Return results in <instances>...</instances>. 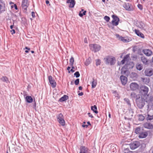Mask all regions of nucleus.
<instances>
[{
  "mask_svg": "<svg viewBox=\"0 0 153 153\" xmlns=\"http://www.w3.org/2000/svg\"><path fill=\"white\" fill-rule=\"evenodd\" d=\"M136 103L138 107L140 109L143 108L145 104V100L142 96L137 97L136 100Z\"/></svg>",
  "mask_w": 153,
  "mask_h": 153,
  "instance_id": "obj_1",
  "label": "nucleus"
},
{
  "mask_svg": "<svg viewBox=\"0 0 153 153\" xmlns=\"http://www.w3.org/2000/svg\"><path fill=\"white\" fill-rule=\"evenodd\" d=\"M131 68L130 65L129 64L126 63L122 68L121 71V74L123 75L128 76L129 72L128 69Z\"/></svg>",
  "mask_w": 153,
  "mask_h": 153,
  "instance_id": "obj_2",
  "label": "nucleus"
},
{
  "mask_svg": "<svg viewBox=\"0 0 153 153\" xmlns=\"http://www.w3.org/2000/svg\"><path fill=\"white\" fill-rule=\"evenodd\" d=\"M90 49L94 53L99 51L101 49V46L96 44H91L89 45Z\"/></svg>",
  "mask_w": 153,
  "mask_h": 153,
  "instance_id": "obj_3",
  "label": "nucleus"
},
{
  "mask_svg": "<svg viewBox=\"0 0 153 153\" xmlns=\"http://www.w3.org/2000/svg\"><path fill=\"white\" fill-rule=\"evenodd\" d=\"M105 63L106 64H110L111 65H114L116 62V59L114 57H111L109 56L104 58Z\"/></svg>",
  "mask_w": 153,
  "mask_h": 153,
  "instance_id": "obj_4",
  "label": "nucleus"
},
{
  "mask_svg": "<svg viewBox=\"0 0 153 153\" xmlns=\"http://www.w3.org/2000/svg\"><path fill=\"white\" fill-rule=\"evenodd\" d=\"M56 118L59 123L62 126H64L65 124V122L62 114L61 113H60L57 115Z\"/></svg>",
  "mask_w": 153,
  "mask_h": 153,
  "instance_id": "obj_5",
  "label": "nucleus"
},
{
  "mask_svg": "<svg viewBox=\"0 0 153 153\" xmlns=\"http://www.w3.org/2000/svg\"><path fill=\"white\" fill-rule=\"evenodd\" d=\"M112 17L113 19L111 21V24L114 26H117L120 22V19L116 15H113L112 16Z\"/></svg>",
  "mask_w": 153,
  "mask_h": 153,
  "instance_id": "obj_6",
  "label": "nucleus"
},
{
  "mask_svg": "<svg viewBox=\"0 0 153 153\" xmlns=\"http://www.w3.org/2000/svg\"><path fill=\"white\" fill-rule=\"evenodd\" d=\"M149 91V88L145 85L142 86L140 88V92L144 97L148 94Z\"/></svg>",
  "mask_w": 153,
  "mask_h": 153,
  "instance_id": "obj_7",
  "label": "nucleus"
},
{
  "mask_svg": "<svg viewBox=\"0 0 153 153\" xmlns=\"http://www.w3.org/2000/svg\"><path fill=\"white\" fill-rule=\"evenodd\" d=\"M140 143L138 141H133L130 143L129 144V146L130 149L132 150L140 146Z\"/></svg>",
  "mask_w": 153,
  "mask_h": 153,
  "instance_id": "obj_8",
  "label": "nucleus"
},
{
  "mask_svg": "<svg viewBox=\"0 0 153 153\" xmlns=\"http://www.w3.org/2000/svg\"><path fill=\"white\" fill-rule=\"evenodd\" d=\"M48 79L49 82L52 87L53 88H55L56 86V84L54 79H53L52 76H49Z\"/></svg>",
  "mask_w": 153,
  "mask_h": 153,
  "instance_id": "obj_9",
  "label": "nucleus"
},
{
  "mask_svg": "<svg viewBox=\"0 0 153 153\" xmlns=\"http://www.w3.org/2000/svg\"><path fill=\"white\" fill-rule=\"evenodd\" d=\"M145 97V100L146 102L149 103L153 101V95L151 94H147Z\"/></svg>",
  "mask_w": 153,
  "mask_h": 153,
  "instance_id": "obj_10",
  "label": "nucleus"
},
{
  "mask_svg": "<svg viewBox=\"0 0 153 153\" xmlns=\"http://www.w3.org/2000/svg\"><path fill=\"white\" fill-rule=\"evenodd\" d=\"M144 73L145 76H150L153 75V69L152 68L146 69Z\"/></svg>",
  "mask_w": 153,
  "mask_h": 153,
  "instance_id": "obj_11",
  "label": "nucleus"
},
{
  "mask_svg": "<svg viewBox=\"0 0 153 153\" xmlns=\"http://www.w3.org/2000/svg\"><path fill=\"white\" fill-rule=\"evenodd\" d=\"M28 6V4L27 3V0H23L22 4V8L24 9L25 11H26Z\"/></svg>",
  "mask_w": 153,
  "mask_h": 153,
  "instance_id": "obj_12",
  "label": "nucleus"
},
{
  "mask_svg": "<svg viewBox=\"0 0 153 153\" xmlns=\"http://www.w3.org/2000/svg\"><path fill=\"white\" fill-rule=\"evenodd\" d=\"M79 153H91L89 152V149L85 146H81L80 148Z\"/></svg>",
  "mask_w": 153,
  "mask_h": 153,
  "instance_id": "obj_13",
  "label": "nucleus"
},
{
  "mask_svg": "<svg viewBox=\"0 0 153 153\" xmlns=\"http://www.w3.org/2000/svg\"><path fill=\"white\" fill-rule=\"evenodd\" d=\"M130 87L131 90L134 91L138 88L139 85L136 83L132 82L130 84Z\"/></svg>",
  "mask_w": 153,
  "mask_h": 153,
  "instance_id": "obj_14",
  "label": "nucleus"
},
{
  "mask_svg": "<svg viewBox=\"0 0 153 153\" xmlns=\"http://www.w3.org/2000/svg\"><path fill=\"white\" fill-rule=\"evenodd\" d=\"M143 53L147 56H150L152 54V51L149 49H144L143 50Z\"/></svg>",
  "mask_w": 153,
  "mask_h": 153,
  "instance_id": "obj_15",
  "label": "nucleus"
},
{
  "mask_svg": "<svg viewBox=\"0 0 153 153\" xmlns=\"http://www.w3.org/2000/svg\"><path fill=\"white\" fill-rule=\"evenodd\" d=\"M120 79L122 85H125L127 82V78L124 76L122 75L120 76Z\"/></svg>",
  "mask_w": 153,
  "mask_h": 153,
  "instance_id": "obj_16",
  "label": "nucleus"
},
{
  "mask_svg": "<svg viewBox=\"0 0 153 153\" xmlns=\"http://www.w3.org/2000/svg\"><path fill=\"white\" fill-rule=\"evenodd\" d=\"M66 3H69V7L73 8L76 4V1L74 0H67L66 1Z\"/></svg>",
  "mask_w": 153,
  "mask_h": 153,
  "instance_id": "obj_17",
  "label": "nucleus"
},
{
  "mask_svg": "<svg viewBox=\"0 0 153 153\" xmlns=\"http://www.w3.org/2000/svg\"><path fill=\"white\" fill-rule=\"evenodd\" d=\"M148 134L147 132L143 131L141 133H140L138 136L140 138H146L148 135Z\"/></svg>",
  "mask_w": 153,
  "mask_h": 153,
  "instance_id": "obj_18",
  "label": "nucleus"
},
{
  "mask_svg": "<svg viewBox=\"0 0 153 153\" xmlns=\"http://www.w3.org/2000/svg\"><path fill=\"white\" fill-rule=\"evenodd\" d=\"M116 37L118 38L119 40L123 42H124L126 43L128 42L127 39H126L125 37L120 36L118 34H116Z\"/></svg>",
  "mask_w": 153,
  "mask_h": 153,
  "instance_id": "obj_19",
  "label": "nucleus"
},
{
  "mask_svg": "<svg viewBox=\"0 0 153 153\" xmlns=\"http://www.w3.org/2000/svg\"><path fill=\"white\" fill-rule=\"evenodd\" d=\"M134 31L135 33L137 36L141 38H144V35L143 33L140 32L139 30L135 29Z\"/></svg>",
  "mask_w": 153,
  "mask_h": 153,
  "instance_id": "obj_20",
  "label": "nucleus"
},
{
  "mask_svg": "<svg viewBox=\"0 0 153 153\" xmlns=\"http://www.w3.org/2000/svg\"><path fill=\"white\" fill-rule=\"evenodd\" d=\"M25 101L27 103H31L33 101V99L30 96H27L25 98Z\"/></svg>",
  "mask_w": 153,
  "mask_h": 153,
  "instance_id": "obj_21",
  "label": "nucleus"
},
{
  "mask_svg": "<svg viewBox=\"0 0 153 153\" xmlns=\"http://www.w3.org/2000/svg\"><path fill=\"white\" fill-rule=\"evenodd\" d=\"M143 131V129L142 127H138L135 129V132L137 134H140Z\"/></svg>",
  "mask_w": 153,
  "mask_h": 153,
  "instance_id": "obj_22",
  "label": "nucleus"
},
{
  "mask_svg": "<svg viewBox=\"0 0 153 153\" xmlns=\"http://www.w3.org/2000/svg\"><path fill=\"white\" fill-rule=\"evenodd\" d=\"M144 126L145 128L149 129H151L153 128V125L150 123H145L144 124Z\"/></svg>",
  "mask_w": 153,
  "mask_h": 153,
  "instance_id": "obj_23",
  "label": "nucleus"
},
{
  "mask_svg": "<svg viewBox=\"0 0 153 153\" xmlns=\"http://www.w3.org/2000/svg\"><path fill=\"white\" fill-rule=\"evenodd\" d=\"M68 98V96L66 95H64V96L60 98L59 100V102H63L66 100Z\"/></svg>",
  "mask_w": 153,
  "mask_h": 153,
  "instance_id": "obj_24",
  "label": "nucleus"
},
{
  "mask_svg": "<svg viewBox=\"0 0 153 153\" xmlns=\"http://www.w3.org/2000/svg\"><path fill=\"white\" fill-rule=\"evenodd\" d=\"M137 26L141 29H143L145 26L144 23L142 22H139L137 23Z\"/></svg>",
  "mask_w": 153,
  "mask_h": 153,
  "instance_id": "obj_25",
  "label": "nucleus"
},
{
  "mask_svg": "<svg viewBox=\"0 0 153 153\" xmlns=\"http://www.w3.org/2000/svg\"><path fill=\"white\" fill-rule=\"evenodd\" d=\"M123 7L126 10L128 11H131L132 10V9L130 7V4L129 3L124 4Z\"/></svg>",
  "mask_w": 153,
  "mask_h": 153,
  "instance_id": "obj_26",
  "label": "nucleus"
},
{
  "mask_svg": "<svg viewBox=\"0 0 153 153\" xmlns=\"http://www.w3.org/2000/svg\"><path fill=\"white\" fill-rule=\"evenodd\" d=\"M1 80L4 82H5L7 83L10 82L6 76H3L1 78Z\"/></svg>",
  "mask_w": 153,
  "mask_h": 153,
  "instance_id": "obj_27",
  "label": "nucleus"
},
{
  "mask_svg": "<svg viewBox=\"0 0 153 153\" xmlns=\"http://www.w3.org/2000/svg\"><path fill=\"white\" fill-rule=\"evenodd\" d=\"M97 84V80L93 78L91 83V88H94L96 87Z\"/></svg>",
  "mask_w": 153,
  "mask_h": 153,
  "instance_id": "obj_28",
  "label": "nucleus"
},
{
  "mask_svg": "<svg viewBox=\"0 0 153 153\" xmlns=\"http://www.w3.org/2000/svg\"><path fill=\"white\" fill-rule=\"evenodd\" d=\"M141 59L143 63L145 65H147L148 63V61L147 59L144 56H142L141 57Z\"/></svg>",
  "mask_w": 153,
  "mask_h": 153,
  "instance_id": "obj_29",
  "label": "nucleus"
},
{
  "mask_svg": "<svg viewBox=\"0 0 153 153\" xmlns=\"http://www.w3.org/2000/svg\"><path fill=\"white\" fill-rule=\"evenodd\" d=\"M91 109L95 113L97 114L98 113V111H97V106L96 105H94V106H91Z\"/></svg>",
  "mask_w": 153,
  "mask_h": 153,
  "instance_id": "obj_30",
  "label": "nucleus"
},
{
  "mask_svg": "<svg viewBox=\"0 0 153 153\" xmlns=\"http://www.w3.org/2000/svg\"><path fill=\"white\" fill-rule=\"evenodd\" d=\"M136 68L137 70L140 71L143 69V66L142 64L137 63L136 65Z\"/></svg>",
  "mask_w": 153,
  "mask_h": 153,
  "instance_id": "obj_31",
  "label": "nucleus"
},
{
  "mask_svg": "<svg viewBox=\"0 0 153 153\" xmlns=\"http://www.w3.org/2000/svg\"><path fill=\"white\" fill-rule=\"evenodd\" d=\"M128 110L129 111V114L130 115V116L131 117H132L133 116V114H134V110L132 109L131 107H128Z\"/></svg>",
  "mask_w": 153,
  "mask_h": 153,
  "instance_id": "obj_32",
  "label": "nucleus"
},
{
  "mask_svg": "<svg viewBox=\"0 0 153 153\" xmlns=\"http://www.w3.org/2000/svg\"><path fill=\"white\" fill-rule=\"evenodd\" d=\"M91 59L89 57L87 59L86 61L85 62V65L86 66L88 65L91 62Z\"/></svg>",
  "mask_w": 153,
  "mask_h": 153,
  "instance_id": "obj_33",
  "label": "nucleus"
},
{
  "mask_svg": "<svg viewBox=\"0 0 153 153\" xmlns=\"http://www.w3.org/2000/svg\"><path fill=\"white\" fill-rule=\"evenodd\" d=\"M124 100L127 104V105H128V107L131 106L130 101L128 99L126 98H125L124 99Z\"/></svg>",
  "mask_w": 153,
  "mask_h": 153,
  "instance_id": "obj_34",
  "label": "nucleus"
},
{
  "mask_svg": "<svg viewBox=\"0 0 153 153\" xmlns=\"http://www.w3.org/2000/svg\"><path fill=\"white\" fill-rule=\"evenodd\" d=\"M146 119L147 120H151L153 119V115H150L149 114H148L147 117Z\"/></svg>",
  "mask_w": 153,
  "mask_h": 153,
  "instance_id": "obj_35",
  "label": "nucleus"
},
{
  "mask_svg": "<svg viewBox=\"0 0 153 153\" xmlns=\"http://www.w3.org/2000/svg\"><path fill=\"white\" fill-rule=\"evenodd\" d=\"M86 13V10L83 12L79 11V15L80 17H82L83 16L85 15Z\"/></svg>",
  "mask_w": 153,
  "mask_h": 153,
  "instance_id": "obj_36",
  "label": "nucleus"
},
{
  "mask_svg": "<svg viewBox=\"0 0 153 153\" xmlns=\"http://www.w3.org/2000/svg\"><path fill=\"white\" fill-rule=\"evenodd\" d=\"M138 117V120L140 121L143 120L145 119V117L142 114L139 115Z\"/></svg>",
  "mask_w": 153,
  "mask_h": 153,
  "instance_id": "obj_37",
  "label": "nucleus"
},
{
  "mask_svg": "<svg viewBox=\"0 0 153 153\" xmlns=\"http://www.w3.org/2000/svg\"><path fill=\"white\" fill-rule=\"evenodd\" d=\"M74 62V58L71 57L70 59V66H72L73 65Z\"/></svg>",
  "mask_w": 153,
  "mask_h": 153,
  "instance_id": "obj_38",
  "label": "nucleus"
},
{
  "mask_svg": "<svg viewBox=\"0 0 153 153\" xmlns=\"http://www.w3.org/2000/svg\"><path fill=\"white\" fill-rule=\"evenodd\" d=\"M96 62V65L98 66L100 65L101 64V60L100 59H97L95 60Z\"/></svg>",
  "mask_w": 153,
  "mask_h": 153,
  "instance_id": "obj_39",
  "label": "nucleus"
},
{
  "mask_svg": "<svg viewBox=\"0 0 153 153\" xmlns=\"http://www.w3.org/2000/svg\"><path fill=\"white\" fill-rule=\"evenodd\" d=\"M104 19L107 22H108L110 20V18L108 16H105L104 17Z\"/></svg>",
  "mask_w": 153,
  "mask_h": 153,
  "instance_id": "obj_40",
  "label": "nucleus"
},
{
  "mask_svg": "<svg viewBox=\"0 0 153 153\" xmlns=\"http://www.w3.org/2000/svg\"><path fill=\"white\" fill-rule=\"evenodd\" d=\"M129 54H126V56H124L123 59L126 61H127L129 57Z\"/></svg>",
  "mask_w": 153,
  "mask_h": 153,
  "instance_id": "obj_41",
  "label": "nucleus"
},
{
  "mask_svg": "<svg viewBox=\"0 0 153 153\" xmlns=\"http://www.w3.org/2000/svg\"><path fill=\"white\" fill-rule=\"evenodd\" d=\"M131 97L132 98H134L136 97H138L137 96L136 94L134 92H132L131 93Z\"/></svg>",
  "mask_w": 153,
  "mask_h": 153,
  "instance_id": "obj_42",
  "label": "nucleus"
},
{
  "mask_svg": "<svg viewBox=\"0 0 153 153\" xmlns=\"http://www.w3.org/2000/svg\"><path fill=\"white\" fill-rule=\"evenodd\" d=\"M36 103L35 100L33 101V108L36 111Z\"/></svg>",
  "mask_w": 153,
  "mask_h": 153,
  "instance_id": "obj_43",
  "label": "nucleus"
},
{
  "mask_svg": "<svg viewBox=\"0 0 153 153\" xmlns=\"http://www.w3.org/2000/svg\"><path fill=\"white\" fill-rule=\"evenodd\" d=\"M137 7L138 8H139L140 10H143V6L142 5L140 4H138L137 5Z\"/></svg>",
  "mask_w": 153,
  "mask_h": 153,
  "instance_id": "obj_44",
  "label": "nucleus"
},
{
  "mask_svg": "<svg viewBox=\"0 0 153 153\" xmlns=\"http://www.w3.org/2000/svg\"><path fill=\"white\" fill-rule=\"evenodd\" d=\"M74 83L76 85V79L74 81L73 80L71 81V84L74 85Z\"/></svg>",
  "mask_w": 153,
  "mask_h": 153,
  "instance_id": "obj_45",
  "label": "nucleus"
},
{
  "mask_svg": "<svg viewBox=\"0 0 153 153\" xmlns=\"http://www.w3.org/2000/svg\"><path fill=\"white\" fill-rule=\"evenodd\" d=\"M77 92L78 93V95L79 96H82L83 95V93L82 92H80V91H78Z\"/></svg>",
  "mask_w": 153,
  "mask_h": 153,
  "instance_id": "obj_46",
  "label": "nucleus"
},
{
  "mask_svg": "<svg viewBox=\"0 0 153 153\" xmlns=\"http://www.w3.org/2000/svg\"><path fill=\"white\" fill-rule=\"evenodd\" d=\"M138 53L140 55H143V54L142 53L140 49H139L138 50Z\"/></svg>",
  "mask_w": 153,
  "mask_h": 153,
  "instance_id": "obj_47",
  "label": "nucleus"
},
{
  "mask_svg": "<svg viewBox=\"0 0 153 153\" xmlns=\"http://www.w3.org/2000/svg\"><path fill=\"white\" fill-rule=\"evenodd\" d=\"M87 114L89 117H90L91 118H93L94 117L92 115V114H91L90 113H89V112Z\"/></svg>",
  "mask_w": 153,
  "mask_h": 153,
  "instance_id": "obj_48",
  "label": "nucleus"
},
{
  "mask_svg": "<svg viewBox=\"0 0 153 153\" xmlns=\"http://www.w3.org/2000/svg\"><path fill=\"white\" fill-rule=\"evenodd\" d=\"M126 61L123 59L121 61L120 63L121 64L123 65L125 63Z\"/></svg>",
  "mask_w": 153,
  "mask_h": 153,
  "instance_id": "obj_49",
  "label": "nucleus"
},
{
  "mask_svg": "<svg viewBox=\"0 0 153 153\" xmlns=\"http://www.w3.org/2000/svg\"><path fill=\"white\" fill-rule=\"evenodd\" d=\"M124 119L125 120H131V119H132V117H131V118H128L126 117H125Z\"/></svg>",
  "mask_w": 153,
  "mask_h": 153,
  "instance_id": "obj_50",
  "label": "nucleus"
},
{
  "mask_svg": "<svg viewBox=\"0 0 153 153\" xmlns=\"http://www.w3.org/2000/svg\"><path fill=\"white\" fill-rule=\"evenodd\" d=\"M10 32H11V34L13 35V34H14L16 33L15 30L14 29H12V30L10 31Z\"/></svg>",
  "mask_w": 153,
  "mask_h": 153,
  "instance_id": "obj_51",
  "label": "nucleus"
},
{
  "mask_svg": "<svg viewBox=\"0 0 153 153\" xmlns=\"http://www.w3.org/2000/svg\"><path fill=\"white\" fill-rule=\"evenodd\" d=\"M82 126L83 128L85 127L86 128H87L88 126V125H87L86 124H83L82 125Z\"/></svg>",
  "mask_w": 153,
  "mask_h": 153,
  "instance_id": "obj_52",
  "label": "nucleus"
},
{
  "mask_svg": "<svg viewBox=\"0 0 153 153\" xmlns=\"http://www.w3.org/2000/svg\"><path fill=\"white\" fill-rule=\"evenodd\" d=\"M27 92L25 91H23V95L25 98L27 96Z\"/></svg>",
  "mask_w": 153,
  "mask_h": 153,
  "instance_id": "obj_53",
  "label": "nucleus"
},
{
  "mask_svg": "<svg viewBox=\"0 0 153 153\" xmlns=\"http://www.w3.org/2000/svg\"><path fill=\"white\" fill-rule=\"evenodd\" d=\"M31 15L32 17L33 18H34L35 17V13L34 12H32L31 13Z\"/></svg>",
  "mask_w": 153,
  "mask_h": 153,
  "instance_id": "obj_54",
  "label": "nucleus"
},
{
  "mask_svg": "<svg viewBox=\"0 0 153 153\" xmlns=\"http://www.w3.org/2000/svg\"><path fill=\"white\" fill-rule=\"evenodd\" d=\"M84 42L85 43H88V41L87 40V38L86 37L84 39Z\"/></svg>",
  "mask_w": 153,
  "mask_h": 153,
  "instance_id": "obj_55",
  "label": "nucleus"
},
{
  "mask_svg": "<svg viewBox=\"0 0 153 153\" xmlns=\"http://www.w3.org/2000/svg\"><path fill=\"white\" fill-rule=\"evenodd\" d=\"M14 7L15 9L16 10H18V7H17V6L16 4H14Z\"/></svg>",
  "mask_w": 153,
  "mask_h": 153,
  "instance_id": "obj_56",
  "label": "nucleus"
},
{
  "mask_svg": "<svg viewBox=\"0 0 153 153\" xmlns=\"http://www.w3.org/2000/svg\"><path fill=\"white\" fill-rule=\"evenodd\" d=\"M71 69V67L68 66L67 68V70L68 71V72L70 73V69Z\"/></svg>",
  "mask_w": 153,
  "mask_h": 153,
  "instance_id": "obj_57",
  "label": "nucleus"
},
{
  "mask_svg": "<svg viewBox=\"0 0 153 153\" xmlns=\"http://www.w3.org/2000/svg\"><path fill=\"white\" fill-rule=\"evenodd\" d=\"M87 125H88V126H91V124L90 121H88L87 122Z\"/></svg>",
  "mask_w": 153,
  "mask_h": 153,
  "instance_id": "obj_58",
  "label": "nucleus"
},
{
  "mask_svg": "<svg viewBox=\"0 0 153 153\" xmlns=\"http://www.w3.org/2000/svg\"><path fill=\"white\" fill-rule=\"evenodd\" d=\"M80 76V74L79 71H77V78L79 77Z\"/></svg>",
  "mask_w": 153,
  "mask_h": 153,
  "instance_id": "obj_59",
  "label": "nucleus"
},
{
  "mask_svg": "<svg viewBox=\"0 0 153 153\" xmlns=\"http://www.w3.org/2000/svg\"><path fill=\"white\" fill-rule=\"evenodd\" d=\"M25 49H26L27 50H30V48H28V47H25Z\"/></svg>",
  "mask_w": 153,
  "mask_h": 153,
  "instance_id": "obj_60",
  "label": "nucleus"
},
{
  "mask_svg": "<svg viewBox=\"0 0 153 153\" xmlns=\"http://www.w3.org/2000/svg\"><path fill=\"white\" fill-rule=\"evenodd\" d=\"M78 88L79 90H81L82 89V87L81 86H80L78 87Z\"/></svg>",
  "mask_w": 153,
  "mask_h": 153,
  "instance_id": "obj_61",
  "label": "nucleus"
},
{
  "mask_svg": "<svg viewBox=\"0 0 153 153\" xmlns=\"http://www.w3.org/2000/svg\"><path fill=\"white\" fill-rule=\"evenodd\" d=\"M14 26V23H13V25H12L10 26V28L11 29H12Z\"/></svg>",
  "mask_w": 153,
  "mask_h": 153,
  "instance_id": "obj_62",
  "label": "nucleus"
},
{
  "mask_svg": "<svg viewBox=\"0 0 153 153\" xmlns=\"http://www.w3.org/2000/svg\"><path fill=\"white\" fill-rule=\"evenodd\" d=\"M46 3L47 4H48L49 3V1L48 0H46L45 1Z\"/></svg>",
  "mask_w": 153,
  "mask_h": 153,
  "instance_id": "obj_63",
  "label": "nucleus"
},
{
  "mask_svg": "<svg viewBox=\"0 0 153 153\" xmlns=\"http://www.w3.org/2000/svg\"><path fill=\"white\" fill-rule=\"evenodd\" d=\"M75 71L72 69H71L70 70V72H71L72 73L74 72Z\"/></svg>",
  "mask_w": 153,
  "mask_h": 153,
  "instance_id": "obj_64",
  "label": "nucleus"
}]
</instances>
